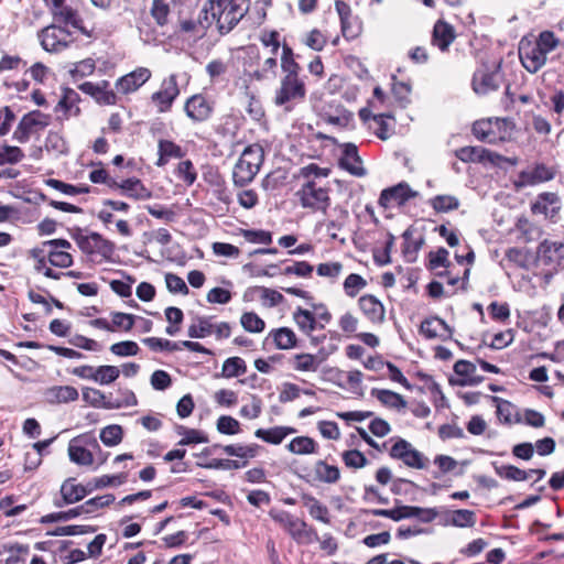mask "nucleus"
<instances>
[{"label":"nucleus","mask_w":564,"mask_h":564,"mask_svg":"<svg viewBox=\"0 0 564 564\" xmlns=\"http://www.w3.org/2000/svg\"><path fill=\"white\" fill-rule=\"evenodd\" d=\"M502 80L500 73V63L492 64L489 67L482 64L473 76V89L478 95H486L490 91L496 90Z\"/></svg>","instance_id":"obj_7"},{"label":"nucleus","mask_w":564,"mask_h":564,"mask_svg":"<svg viewBox=\"0 0 564 564\" xmlns=\"http://www.w3.org/2000/svg\"><path fill=\"white\" fill-rule=\"evenodd\" d=\"M115 499L116 498L112 494H106L88 499L83 503V507L85 508V514L95 513L99 509L110 506Z\"/></svg>","instance_id":"obj_53"},{"label":"nucleus","mask_w":564,"mask_h":564,"mask_svg":"<svg viewBox=\"0 0 564 564\" xmlns=\"http://www.w3.org/2000/svg\"><path fill=\"white\" fill-rule=\"evenodd\" d=\"M221 449L229 456L248 459L258 455L260 446L256 443L249 445L230 444L223 446Z\"/></svg>","instance_id":"obj_37"},{"label":"nucleus","mask_w":564,"mask_h":564,"mask_svg":"<svg viewBox=\"0 0 564 564\" xmlns=\"http://www.w3.org/2000/svg\"><path fill=\"white\" fill-rule=\"evenodd\" d=\"M24 152L15 145L2 144L0 147V165L18 164L24 159Z\"/></svg>","instance_id":"obj_45"},{"label":"nucleus","mask_w":564,"mask_h":564,"mask_svg":"<svg viewBox=\"0 0 564 564\" xmlns=\"http://www.w3.org/2000/svg\"><path fill=\"white\" fill-rule=\"evenodd\" d=\"M448 523L457 528H471L476 524V514L471 510L458 509L451 513Z\"/></svg>","instance_id":"obj_44"},{"label":"nucleus","mask_w":564,"mask_h":564,"mask_svg":"<svg viewBox=\"0 0 564 564\" xmlns=\"http://www.w3.org/2000/svg\"><path fill=\"white\" fill-rule=\"evenodd\" d=\"M61 495L63 502H55V506L61 508L64 505H72L85 498L84 485L76 484L75 478H67L61 486Z\"/></svg>","instance_id":"obj_24"},{"label":"nucleus","mask_w":564,"mask_h":564,"mask_svg":"<svg viewBox=\"0 0 564 564\" xmlns=\"http://www.w3.org/2000/svg\"><path fill=\"white\" fill-rule=\"evenodd\" d=\"M159 159L155 162L156 166H164L170 159H181L184 153L182 148L170 140H160L158 144Z\"/></svg>","instance_id":"obj_31"},{"label":"nucleus","mask_w":564,"mask_h":564,"mask_svg":"<svg viewBox=\"0 0 564 564\" xmlns=\"http://www.w3.org/2000/svg\"><path fill=\"white\" fill-rule=\"evenodd\" d=\"M370 393L386 406L398 410L406 406V401L403 397L394 391L373 388Z\"/></svg>","instance_id":"obj_34"},{"label":"nucleus","mask_w":564,"mask_h":564,"mask_svg":"<svg viewBox=\"0 0 564 564\" xmlns=\"http://www.w3.org/2000/svg\"><path fill=\"white\" fill-rule=\"evenodd\" d=\"M429 203L436 213L456 210L460 205L459 199L453 195H436Z\"/></svg>","instance_id":"obj_40"},{"label":"nucleus","mask_w":564,"mask_h":564,"mask_svg":"<svg viewBox=\"0 0 564 564\" xmlns=\"http://www.w3.org/2000/svg\"><path fill=\"white\" fill-rule=\"evenodd\" d=\"M213 102L208 101L206 97L200 94L189 97L184 105L186 116L194 122L208 120L213 113Z\"/></svg>","instance_id":"obj_15"},{"label":"nucleus","mask_w":564,"mask_h":564,"mask_svg":"<svg viewBox=\"0 0 564 564\" xmlns=\"http://www.w3.org/2000/svg\"><path fill=\"white\" fill-rule=\"evenodd\" d=\"M556 170L554 166H547L545 164H536L531 171V184L543 183L551 181L555 177Z\"/></svg>","instance_id":"obj_56"},{"label":"nucleus","mask_w":564,"mask_h":564,"mask_svg":"<svg viewBox=\"0 0 564 564\" xmlns=\"http://www.w3.org/2000/svg\"><path fill=\"white\" fill-rule=\"evenodd\" d=\"M122 434L120 425H108L101 430L100 440L106 446H115L122 441Z\"/></svg>","instance_id":"obj_54"},{"label":"nucleus","mask_w":564,"mask_h":564,"mask_svg":"<svg viewBox=\"0 0 564 564\" xmlns=\"http://www.w3.org/2000/svg\"><path fill=\"white\" fill-rule=\"evenodd\" d=\"M44 150L55 155H62L68 152V147L61 133L48 131L44 142Z\"/></svg>","instance_id":"obj_38"},{"label":"nucleus","mask_w":564,"mask_h":564,"mask_svg":"<svg viewBox=\"0 0 564 564\" xmlns=\"http://www.w3.org/2000/svg\"><path fill=\"white\" fill-rule=\"evenodd\" d=\"M390 456L394 459L402 460L406 466L412 468L423 469L426 467L427 458L403 438H400L393 444L390 449Z\"/></svg>","instance_id":"obj_11"},{"label":"nucleus","mask_w":564,"mask_h":564,"mask_svg":"<svg viewBox=\"0 0 564 564\" xmlns=\"http://www.w3.org/2000/svg\"><path fill=\"white\" fill-rule=\"evenodd\" d=\"M494 468L501 478L514 481L527 479V471L513 465L494 463Z\"/></svg>","instance_id":"obj_48"},{"label":"nucleus","mask_w":564,"mask_h":564,"mask_svg":"<svg viewBox=\"0 0 564 564\" xmlns=\"http://www.w3.org/2000/svg\"><path fill=\"white\" fill-rule=\"evenodd\" d=\"M83 400L91 406L104 409H106L108 402H111L100 390L94 388H85L83 390Z\"/></svg>","instance_id":"obj_57"},{"label":"nucleus","mask_w":564,"mask_h":564,"mask_svg":"<svg viewBox=\"0 0 564 564\" xmlns=\"http://www.w3.org/2000/svg\"><path fill=\"white\" fill-rule=\"evenodd\" d=\"M169 13L170 7L167 3L163 0H153L151 15L159 25L163 26L167 23Z\"/></svg>","instance_id":"obj_64"},{"label":"nucleus","mask_w":564,"mask_h":564,"mask_svg":"<svg viewBox=\"0 0 564 564\" xmlns=\"http://www.w3.org/2000/svg\"><path fill=\"white\" fill-rule=\"evenodd\" d=\"M50 122V115L43 113L40 110L30 111L21 118L12 138L19 143H26L36 128H45Z\"/></svg>","instance_id":"obj_8"},{"label":"nucleus","mask_w":564,"mask_h":564,"mask_svg":"<svg viewBox=\"0 0 564 564\" xmlns=\"http://www.w3.org/2000/svg\"><path fill=\"white\" fill-rule=\"evenodd\" d=\"M139 350L138 344L132 340H124L110 346V351L119 357L135 356Z\"/></svg>","instance_id":"obj_62"},{"label":"nucleus","mask_w":564,"mask_h":564,"mask_svg":"<svg viewBox=\"0 0 564 564\" xmlns=\"http://www.w3.org/2000/svg\"><path fill=\"white\" fill-rule=\"evenodd\" d=\"M412 232L406 229L402 237L404 238L403 253L409 262H413L416 259V252L422 248L424 239L411 240Z\"/></svg>","instance_id":"obj_51"},{"label":"nucleus","mask_w":564,"mask_h":564,"mask_svg":"<svg viewBox=\"0 0 564 564\" xmlns=\"http://www.w3.org/2000/svg\"><path fill=\"white\" fill-rule=\"evenodd\" d=\"M109 86V82L107 80H102L99 84L85 82L79 85V89L91 96L98 104L115 105L117 102V97Z\"/></svg>","instance_id":"obj_20"},{"label":"nucleus","mask_w":564,"mask_h":564,"mask_svg":"<svg viewBox=\"0 0 564 564\" xmlns=\"http://www.w3.org/2000/svg\"><path fill=\"white\" fill-rule=\"evenodd\" d=\"M217 431L225 435H235L240 432V423L230 415H221L217 420Z\"/></svg>","instance_id":"obj_58"},{"label":"nucleus","mask_w":564,"mask_h":564,"mask_svg":"<svg viewBox=\"0 0 564 564\" xmlns=\"http://www.w3.org/2000/svg\"><path fill=\"white\" fill-rule=\"evenodd\" d=\"M286 448L295 455H308L316 453L317 444L312 437L297 436L286 445Z\"/></svg>","instance_id":"obj_35"},{"label":"nucleus","mask_w":564,"mask_h":564,"mask_svg":"<svg viewBox=\"0 0 564 564\" xmlns=\"http://www.w3.org/2000/svg\"><path fill=\"white\" fill-rule=\"evenodd\" d=\"M420 333L424 335L427 339L442 338L443 340L451 338L453 334V329L447 325V323L437 317L425 318L420 326Z\"/></svg>","instance_id":"obj_21"},{"label":"nucleus","mask_w":564,"mask_h":564,"mask_svg":"<svg viewBox=\"0 0 564 564\" xmlns=\"http://www.w3.org/2000/svg\"><path fill=\"white\" fill-rule=\"evenodd\" d=\"M511 122L507 119H482L473 124L474 135L486 143L496 144L511 137Z\"/></svg>","instance_id":"obj_5"},{"label":"nucleus","mask_w":564,"mask_h":564,"mask_svg":"<svg viewBox=\"0 0 564 564\" xmlns=\"http://www.w3.org/2000/svg\"><path fill=\"white\" fill-rule=\"evenodd\" d=\"M178 26L180 31L183 33H198L202 32L199 28V22L193 17L188 14L186 9L184 8V4H181V8L178 10Z\"/></svg>","instance_id":"obj_49"},{"label":"nucleus","mask_w":564,"mask_h":564,"mask_svg":"<svg viewBox=\"0 0 564 564\" xmlns=\"http://www.w3.org/2000/svg\"><path fill=\"white\" fill-rule=\"evenodd\" d=\"M80 97L77 91L72 88H63L59 100L54 107L56 120L61 123L80 115L78 102Z\"/></svg>","instance_id":"obj_12"},{"label":"nucleus","mask_w":564,"mask_h":564,"mask_svg":"<svg viewBox=\"0 0 564 564\" xmlns=\"http://www.w3.org/2000/svg\"><path fill=\"white\" fill-rule=\"evenodd\" d=\"M269 516L299 544H311L319 540L314 528L289 511L271 509Z\"/></svg>","instance_id":"obj_1"},{"label":"nucleus","mask_w":564,"mask_h":564,"mask_svg":"<svg viewBox=\"0 0 564 564\" xmlns=\"http://www.w3.org/2000/svg\"><path fill=\"white\" fill-rule=\"evenodd\" d=\"M269 337L273 339V343L278 349H292L297 345V338L295 333L289 327H281L272 329L269 333Z\"/></svg>","instance_id":"obj_32"},{"label":"nucleus","mask_w":564,"mask_h":564,"mask_svg":"<svg viewBox=\"0 0 564 564\" xmlns=\"http://www.w3.org/2000/svg\"><path fill=\"white\" fill-rule=\"evenodd\" d=\"M315 476L319 481L335 484L340 478V471L337 466L328 465L324 460H318L314 467Z\"/></svg>","instance_id":"obj_36"},{"label":"nucleus","mask_w":564,"mask_h":564,"mask_svg":"<svg viewBox=\"0 0 564 564\" xmlns=\"http://www.w3.org/2000/svg\"><path fill=\"white\" fill-rule=\"evenodd\" d=\"M305 96L306 87L301 78L282 77L273 101L278 107H283L285 111L290 112L295 105L305 99Z\"/></svg>","instance_id":"obj_6"},{"label":"nucleus","mask_w":564,"mask_h":564,"mask_svg":"<svg viewBox=\"0 0 564 564\" xmlns=\"http://www.w3.org/2000/svg\"><path fill=\"white\" fill-rule=\"evenodd\" d=\"M113 184L134 199H150L152 197V192L148 189L139 178H128L120 184L116 182H113Z\"/></svg>","instance_id":"obj_30"},{"label":"nucleus","mask_w":564,"mask_h":564,"mask_svg":"<svg viewBox=\"0 0 564 564\" xmlns=\"http://www.w3.org/2000/svg\"><path fill=\"white\" fill-rule=\"evenodd\" d=\"M180 95L176 75L172 74L163 79L160 90L152 94L151 99L158 107L159 112H166L171 109L174 100Z\"/></svg>","instance_id":"obj_13"},{"label":"nucleus","mask_w":564,"mask_h":564,"mask_svg":"<svg viewBox=\"0 0 564 564\" xmlns=\"http://www.w3.org/2000/svg\"><path fill=\"white\" fill-rule=\"evenodd\" d=\"M78 395L77 389L72 386H54L45 391L46 400L52 404L73 402Z\"/></svg>","instance_id":"obj_25"},{"label":"nucleus","mask_w":564,"mask_h":564,"mask_svg":"<svg viewBox=\"0 0 564 564\" xmlns=\"http://www.w3.org/2000/svg\"><path fill=\"white\" fill-rule=\"evenodd\" d=\"M52 13L56 21L69 24L73 28L79 30L82 33L87 34V31L83 26V20L79 18L77 11H75L70 7L62 4L61 8L53 9Z\"/></svg>","instance_id":"obj_33"},{"label":"nucleus","mask_w":564,"mask_h":564,"mask_svg":"<svg viewBox=\"0 0 564 564\" xmlns=\"http://www.w3.org/2000/svg\"><path fill=\"white\" fill-rule=\"evenodd\" d=\"M247 462H238L232 459H212L210 462H197V466L206 469H240L245 467Z\"/></svg>","instance_id":"obj_50"},{"label":"nucleus","mask_w":564,"mask_h":564,"mask_svg":"<svg viewBox=\"0 0 564 564\" xmlns=\"http://www.w3.org/2000/svg\"><path fill=\"white\" fill-rule=\"evenodd\" d=\"M95 529L87 525H65L57 527L53 531L47 532L48 535L52 536H70V535H80L89 532H94Z\"/></svg>","instance_id":"obj_60"},{"label":"nucleus","mask_w":564,"mask_h":564,"mask_svg":"<svg viewBox=\"0 0 564 564\" xmlns=\"http://www.w3.org/2000/svg\"><path fill=\"white\" fill-rule=\"evenodd\" d=\"M151 77V72L149 68L139 67L135 70L120 77L116 82V89L118 93L123 95L130 94L139 89L143 84H145Z\"/></svg>","instance_id":"obj_17"},{"label":"nucleus","mask_w":564,"mask_h":564,"mask_svg":"<svg viewBox=\"0 0 564 564\" xmlns=\"http://www.w3.org/2000/svg\"><path fill=\"white\" fill-rule=\"evenodd\" d=\"M560 198L555 193H542L531 206V213L553 218L560 210Z\"/></svg>","instance_id":"obj_22"},{"label":"nucleus","mask_w":564,"mask_h":564,"mask_svg":"<svg viewBox=\"0 0 564 564\" xmlns=\"http://www.w3.org/2000/svg\"><path fill=\"white\" fill-rule=\"evenodd\" d=\"M433 44L441 51H446L455 40L454 28L444 21H437L433 29Z\"/></svg>","instance_id":"obj_26"},{"label":"nucleus","mask_w":564,"mask_h":564,"mask_svg":"<svg viewBox=\"0 0 564 564\" xmlns=\"http://www.w3.org/2000/svg\"><path fill=\"white\" fill-rule=\"evenodd\" d=\"M68 456L69 459L77 465L89 466L94 463L91 452L83 446L76 445L75 440L68 445Z\"/></svg>","instance_id":"obj_41"},{"label":"nucleus","mask_w":564,"mask_h":564,"mask_svg":"<svg viewBox=\"0 0 564 564\" xmlns=\"http://www.w3.org/2000/svg\"><path fill=\"white\" fill-rule=\"evenodd\" d=\"M243 161H247L250 165L260 170L263 160H264V151L262 145L259 143H253L248 145L241 153L240 158Z\"/></svg>","instance_id":"obj_46"},{"label":"nucleus","mask_w":564,"mask_h":564,"mask_svg":"<svg viewBox=\"0 0 564 564\" xmlns=\"http://www.w3.org/2000/svg\"><path fill=\"white\" fill-rule=\"evenodd\" d=\"M120 369L116 366H99L95 368V380L99 384H109L118 379Z\"/></svg>","instance_id":"obj_52"},{"label":"nucleus","mask_w":564,"mask_h":564,"mask_svg":"<svg viewBox=\"0 0 564 564\" xmlns=\"http://www.w3.org/2000/svg\"><path fill=\"white\" fill-rule=\"evenodd\" d=\"M456 156L463 162H490L499 165L503 158L481 147H464L456 151Z\"/></svg>","instance_id":"obj_18"},{"label":"nucleus","mask_w":564,"mask_h":564,"mask_svg":"<svg viewBox=\"0 0 564 564\" xmlns=\"http://www.w3.org/2000/svg\"><path fill=\"white\" fill-rule=\"evenodd\" d=\"M258 172L259 170L252 166V164L250 165L247 161L239 159L232 171L234 184L238 187H243L253 181Z\"/></svg>","instance_id":"obj_29"},{"label":"nucleus","mask_w":564,"mask_h":564,"mask_svg":"<svg viewBox=\"0 0 564 564\" xmlns=\"http://www.w3.org/2000/svg\"><path fill=\"white\" fill-rule=\"evenodd\" d=\"M304 505L308 508L310 514L324 523H329L328 509L322 505L315 497L305 495L303 497Z\"/></svg>","instance_id":"obj_42"},{"label":"nucleus","mask_w":564,"mask_h":564,"mask_svg":"<svg viewBox=\"0 0 564 564\" xmlns=\"http://www.w3.org/2000/svg\"><path fill=\"white\" fill-rule=\"evenodd\" d=\"M326 357V355L321 352L317 355L305 352L296 354L293 357V369L302 372H315L319 368L321 364L325 361Z\"/></svg>","instance_id":"obj_27"},{"label":"nucleus","mask_w":564,"mask_h":564,"mask_svg":"<svg viewBox=\"0 0 564 564\" xmlns=\"http://www.w3.org/2000/svg\"><path fill=\"white\" fill-rule=\"evenodd\" d=\"M417 195V192L412 191L406 183H399L395 186L386 188L381 192L379 197V205L383 208L390 207L391 203L403 205L410 198Z\"/></svg>","instance_id":"obj_16"},{"label":"nucleus","mask_w":564,"mask_h":564,"mask_svg":"<svg viewBox=\"0 0 564 564\" xmlns=\"http://www.w3.org/2000/svg\"><path fill=\"white\" fill-rule=\"evenodd\" d=\"M240 324L249 333H261L265 327L264 321L253 312L243 313Z\"/></svg>","instance_id":"obj_55"},{"label":"nucleus","mask_w":564,"mask_h":564,"mask_svg":"<svg viewBox=\"0 0 564 564\" xmlns=\"http://www.w3.org/2000/svg\"><path fill=\"white\" fill-rule=\"evenodd\" d=\"M217 26L221 34L229 33L248 13L249 0H214Z\"/></svg>","instance_id":"obj_3"},{"label":"nucleus","mask_w":564,"mask_h":564,"mask_svg":"<svg viewBox=\"0 0 564 564\" xmlns=\"http://www.w3.org/2000/svg\"><path fill=\"white\" fill-rule=\"evenodd\" d=\"M564 258V243L557 241L544 240L536 250L534 264L536 268L542 267L540 274L543 276L544 285H547ZM535 275L539 272L534 273Z\"/></svg>","instance_id":"obj_2"},{"label":"nucleus","mask_w":564,"mask_h":564,"mask_svg":"<svg viewBox=\"0 0 564 564\" xmlns=\"http://www.w3.org/2000/svg\"><path fill=\"white\" fill-rule=\"evenodd\" d=\"M247 371V365L240 357L227 358L221 368V375L225 378H234L243 375Z\"/></svg>","instance_id":"obj_43"},{"label":"nucleus","mask_w":564,"mask_h":564,"mask_svg":"<svg viewBox=\"0 0 564 564\" xmlns=\"http://www.w3.org/2000/svg\"><path fill=\"white\" fill-rule=\"evenodd\" d=\"M293 321L297 325V327L307 336H311L312 333L318 327L323 329L325 327L324 324H318L315 315L302 307H297L293 312Z\"/></svg>","instance_id":"obj_28"},{"label":"nucleus","mask_w":564,"mask_h":564,"mask_svg":"<svg viewBox=\"0 0 564 564\" xmlns=\"http://www.w3.org/2000/svg\"><path fill=\"white\" fill-rule=\"evenodd\" d=\"M558 45V39L551 31H543L536 40V47L531 54V73L539 70L546 62V55Z\"/></svg>","instance_id":"obj_14"},{"label":"nucleus","mask_w":564,"mask_h":564,"mask_svg":"<svg viewBox=\"0 0 564 564\" xmlns=\"http://www.w3.org/2000/svg\"><path fill=\"white\" fill-rule=\"evenodd\" d=\"M345 465L348 468H362L368 464L366 456L358 449H349L341 455Z\"/></svg>","instance_id":"obj_61"},{"label":"nucleus","mask_w":564,"mask_h":564,"mask_svg":"<svg viewBox=\"0 0 564 564\" xmlns=\"http://www.w3.org/2000/svg\"><path fill=\"white\" fill-rule=\"evenodd\" d=\"M339 166L357 177H362L367 174L366 169L362 166L361 158L358 154V149L354 143L344 144Z\"/></svg>","instance_id":"obj_19"},{"label":"nucleus","mask_w":564,"mask_h":564,"mask_svg":"<svg viewBox=\"0 0 564 564\" xmlns=\"http://www.w3.org/2000/svg\"><path fill=\"white\" fill-rule=\"evenodd\" d=\"M329 192V187L322 186L314 180H306L295 196L303 208L326 214L330 206Z\"/></svg>","instance_id":"obj_4"},{"label":"nucleus","mask_w":564,"mask_h":564,"mask_svg":"<svg viewBox=\"0 0 564 564\" xmlns=\"http://www.w3.org/2000/svg\"><path fill=\"white\" fill-rule=\"evenodd\" d=\"M216 7H214V0H207L198 12L197 22L202 31L207 30L214 21L217 22Z\"/></svg>","instance_id":"obj_47"},{"label":"nucleus","mask_w":564,"mask_h":564,"mask_svg":"<svg viewBox=\"0 0 564 564\" xmlns=\"http://www.w3.org/2000/svg\"><path fill=\"white\" fill-rule=\"evenodd\" d=\"M359 307L365 316L372 323H382L384 319L383 304L373 295L366 294L358 300Z\"/></svg>","instance_id":"obj_23"},{"label":"nucleus","mask_w":564,"mask_h":564,"mask_svg":"<svg viewBox=\"0 0 564 564\" xmlns=\"http://www.w3.org/2000/svg\"><path fill=\"white\" fill-rule=\"evenodd\" d=\"M79 249L89 256H99L102 260H111L116 246L98 232H90L87 238H79Z\"/></svg>","instance_id":"obj_9"},{"label":"nucleus","mask_w":564,"mask_h":564,"mask_svg":"<svg viewBox=\"0 0 564 564\" xmlns=\"http://www.w3.org/2000/svg\"><path fill=\"white\" fill-rule=\"evenodd\" d=\"M70 33L56 25H50L44 28L39 33L42 47L50 53H57L66 48L70 42Z\"/></svg>","instance_id":"obj_10"},{"label":"nucleus","mask_w":564,"mask_h":564,"mask_svg":"<svg viewBox=\"0 0 564 564\" xmlns=\"http://www.w3.org/2000/svg\"><path fill=\"white\" fill-rule=\"evenodd\" d=\"M256 437L273 445H279L283 442L284 437L279 426L271 429H258L254 432Z\"/></svg>","instance_id":"obj_63"},{"label":"nucleus","mask_w":564,"mask_h":564,"mask_svg":"<svg viewBox=\"0 0 564 564\" xmlns=\"http://www.w3.org/2000/svg\"><path fill=\"white\" fill-rule=\"evenodd\" d=\"M214 332L209 317L197 316L189 325L187 335L191 338H205Z\"/></svg>","instance_id":"obj_39"},{"label":"nucleus","mask_w":564,"mask_h":564,"mask_svg":"<svg viewBox=\"0 0 564 564\" xmlns=\"http://www.w3.org/2000/svg\"><path fill=\"white\" fill-rule=\"evenodd\" d=\"M366 285V280L356 273L349 274L344 281V290L349 297H355Z\"/></svg>","instance_id":"obj_59"}]
</instances>
